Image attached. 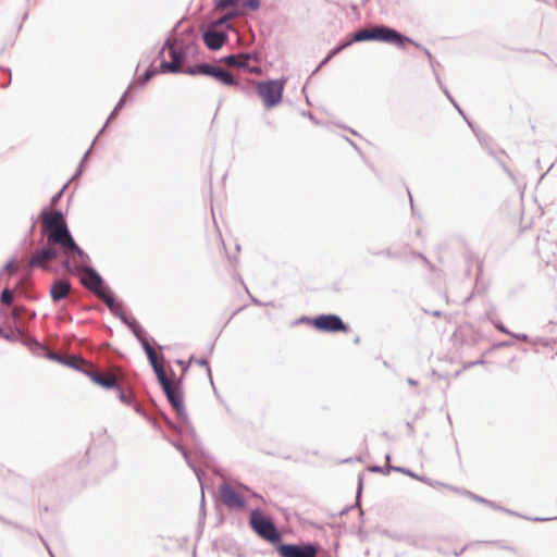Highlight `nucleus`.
I'll use <instances>...</instances> for the list:
<instances>
[{
  "label": "nucleus",
  "mask_w": 557,
  "mask_h": 557,
  "mask_svg": "<svg viewBox=\"0 0 557 557\" xmlns=\"http://www.w3.org/2000/svg\"><path fill=\"white\" fill-rule=\"evenodd\" d=\"M364 40H377L383 42L393 44L399 48H405L408 44H413V41L386 26H374L372 28H362L355 33L352 40L347 41L336 48L332 54H336L342 51L344 48L348 47L352 41H364Z\"/></svg>",
  "instance_id": "obj_2"
},
{
  "label": "nucleus",
  "mask_w": 557,
  "mask_h": 557,
  "mask_svg": "<svg viewBox=\"0 0 557 557\" xmlns=\"http://www.w3.org/2000/svg\"><path fill=\"white\" fill-rule=\"evenodd\" d=\"M284 90V82L273 79L257 84V91L264 107L271 109L281 103Z\"/></svg>",
  "instance_id": "obj_5"
},
{
  "label": "nucleus",
  "mask_w": 557,
  "mask_h": 557,
  "mask_svg": "<svg viewBox=\"0 0 557 557\" xmlns=\"http://www.w3.org/2000/svg\"><path fill=\"white\" fill-rule=\"evenodd\" d=\"M212 77H214L216 81H219L220 83H222L226 86H233V85L237 84L236 81L234 79L233 75L221 67H218L214 71Z\"/></svg>",
  "instance_id": "obj_17"
},
{
  "label": "nucleus",
  "mask_w": 557,
  "mask_h": 557,
  "mask_svg": "<svg viewBox=\"0 0 557 557\" xmlns=\"http://www.w3.org/2000/svg\"><path fill=\"white\" fill-rule=\"evenodd\" d=\"M152 368L157 374L158 381L161 384V386L169 387V384L172 383V381L168 379L163 364H154V367Z\"/></svg>",
  "instance_id": "obj_19"
},
{
  "label": "nucleus",
  "mask_w": 557,
  "mask_h": 557,
  "mask_svg": "<svg viewBox=\"0 0 557 557\" xmlns=\"http://www.w3.org/2000/svg\"><path fill=\"white\" fill-rule=\"evenodd\" d=\"M170 55L172 61L166 62L163 61L160 64V69L162 72H172L177 73L181 71V63H182V54L181 52L176 51L174 47H170Z\"/></svg>",
  "instance_id": "obj_15"
},
{
  "label": "nucleus",
  "mask_w": 557,
  "mask_h": 557,
  "mask_svg": "<svg viewBox=\"0 0 557 557\" xmlns=\"http://www.w3.org/2000/svg\"><path fill=\"white\" fill-rule=\"evenodd\" d=\"M89 376L95 384H98L104 388H120L119 375L114 372H90Z\"/></svg>",
  "instance_id": "obj_13"
},
{
  "label": "nucleus",
  "mask_w": 557,
  "mask_h": 557,
  "mask_svg": "<svg viewBox=\"0 0 557 557\" xmlns=\"http://www.w3.org/2000/svg\"><path fill=\"white\" fill-rule=\"evenodd\" d=\"M146 352L148 355L149 361H150L152 367H154V364L156 366L161 364V362H160V360L158 358V355H157L156 350L152 347L147 346L146 347Z\"/></svg>",
  "instance_id": "obj_20"
},
{
  "label": "nucleus",
  "mask_w": 557,
  "mask_h": 557,
  "mask_svg": "<svg viewBox=\"0 0 557 557\" xmlns=\"http://www.w3.org/2000/svg\"><path fill=\"white\" fill-rule=\"evenodd\" d=\"M310 324L320 332L325 333H337V332H348V326L343 322V320L335 314H321L313 318L310 321Z\"/></svg>",
  "instance_id": "obj_7"
},
{
  "label": "nucleus",
  "mask_w": 557,
  "mask_h": 557,
  "mask_svg": "<svg viewBox=\"0 0 557 557\" xmlns=\"http://www.w3.org/2000/svg\"><path fill=\"white\" fill-rule=\"evenodd\" d=\"M251 60L257 61V58L252 57L251 54L243 53L236 55H227L223 59V62L227 66L240 67L248 73L260 75L262 73V69L258 64H251Z\"/></svg>",
  "instance_id": "obj_9"
},
{
  "label": "nucleus",
  "mask_w": 557,
  "mask_h": 557,
  "mask_svg": "<svg viewBox=\"0 0 557 557\" xmlns=\"http://www.w3.org/2000/svg\"><path fill=\"white\" fill-rule=\"evenodd\" d=\"M250 525L259 536L271 543H276L281 540V535L272 520L260 510H253L251 512Z\"/></svg>",
  "instance_id": "obj_6"
},
{
  "label": "nucleus",
  "mask_w": 557,
  "mask_h": 557,
  "mask_svg": "<svg viewBox=\"0 0 557 557\" xmlns=\"http://www.w3.org/2000/svg\"><path fill=\"white\" fill-rule=\"evenodd\" d=\"M58 258V252L54 246L47 244V247L37 249L29 260V267H40L47 269L48 263Z\"/></svg>",
  "instance_id": "obj_12"
},
{
  "label": "nucleus",
  "mask_w": 557,
  "mask_h": 557,
  "mask_svg": "<svg viewBox=\"0 0 557 557\" xmlns=\"http://www.w3.org/2000/svg\"><path fill=\"white\" fill-rule=\"evenodd\" d=\"M71 292V284L67 281L60 280L52 284L50 295L53 301L66 298Z\"/></svg>",
  "instance_id": "obj_16"
},
{
  "label": "nucleus",
  "mask_w": 557,
  "mask_h": 557,
  "mask_svg": "<svg viewBox=\"0 0 557 557\" xmlns=\"http://www.w3.org/2000/svg\"><path fill=\"white\" fill-rule=\"evenodd\" d=\"M226 25L218 26L215 21L210 25L209 29L203 34V42L211 50H219L227 40L225 30Z\"/></svg>",
  "instance_id": "obj_8"
},
{
  "label": "nucleus",
  "mask_w": 557,
  "mask_h": 557,
  "mask_svg": "<svg viewBox=\"0 0 557 557\" xmlns=\"http://www.w3.org/2000/svg\"><path fill=\"white\" fill-rule=\"evenodd\" d=\"M41 230L47 235L48 245L60 247L65 258L64 268L70 269L72 263L75 268H79L88 261L87 253L73 239L64 216L60 211L45 213L42 215Z\"/></svg>",
  "instance_id": "obj_1"
},
{
  "label": "nucleus",
  "mask_w": 557,
  "mask_h": 557,
  "mask_svg": "<svg viewBox=\"0 0 557 557\" xmlns=\"http://www.w3.org/2000/svg\"><path fill=\"white\" fill-rule=\"evenodd\" d=\"M216 69H218V66H213L210 64H200L195 67H190V69L186 70L185 72L190 75L202 74V75L212 76Z\"/></svg>",
  "instance_id": "obj_18"
},
{
  "label": "nucleus",
  "mask_w": 557,
  "mask_h": 557,
  "mask_svg": "<svg viewBox=\"0 0 557 557\" xmlns=\"http://www.w3.org/2000/svg\"><path fill=\"white\" fill-rule=\"evenodd\" d=\"M13 297H14L13 292L7 288L1 293L0 299L3 305L10 306L13 301Z\"/></svg>",
  "instance_id": "obj_21"
},
{
  "label": "nucleus",
  "mask_w": 557,
  "mask_h": 557,
  "mask_svg": "<svg viewBox=\"0 0 557 557\" xmlns=\"http://www.w3.org/2000/svg\"><path fill=\"white\" fill-rule=\"evenodd\" d=\"M120 399H121L122 401H124V403H128V400H127V398H126L125 394H124L122 391H120Z\"/></svg>",
  "instance_id": "obj_25"
},
{
  "label": "nucleus",
  "mask_w": 557,
  "mask_h": 557,
  "mask_svg": "<svg viewBox=\"0 0 557 557\" xmlns=\"http://www.w3.org/2000/svg\"><path fill=\"white\" fill-rule=\"evenodd\" d=\"M281 557H317L318 548L312 545L282 544L277 548Z\"/></svg>",
  "instance_id": "obj_11"
},
{
  "label": "nucleus",
  "mask_w": 557,
  "mask_h": 557,
  "mask_svg": "<svg viewBox=\"0 0 557 557\" xmlns=\"http://www.w3.org/2000/svg\"><path fill=\"white\" fill-rule=\"evenodd\" d=\"M220 497L222 503L230 509H244L246 503L243 495L232 485L224 483L220 486Z\"/></svg>",
  "instance_id": "obj_10"
},
{
  "label": "nucleus",
  "mask_w": 557,
  "mask_h": 557,
  "mask_svg": "<svg viewBox=\"0 0 557 557\" xmlns=\"http://www.w3.org/2000/svg\"><path fill=\"white\" fill-rule=\"evenodd\" d=\"M171 405L177 410L181 411L184 408L183 397L180 388L172 382L169 384V387H162Z\"/></svg>",
  "instance_id": "obj_14"
},
{
  "label": "nucleus",
  "mask_w": 557,
  "mask_h": 557,
  "mask_svg": "<svg viewBox=\"0 0 557 557\" xmlns=\"http://www.w3.org/2000/svg\"><path fill=\"white\" fill-rule=\"evenodd\" d=\"M260 7L259 0H219L216 9L228 10V12L215 21V25L231 28L230 22L239 15L245 14L248 10L256 11Z\"/></svg>",
  "instance_id": "obj_3"
},
{
  "label": "nucleus",
  "mask_w": 557,
  "mask_h": 557,
  "mask_svg": "<svg viewBox=\"0 0 557 557\" xmlns=\"http://www.w3.org/2000/svg\"><path fill=\"white\" fill-rule=\"evenodd\" d=\"M89 260L82 267L75 268L73 263L71 264L69 271H78L81 273V282L82 284L94 292L100 299H102L109 307H111L114 302L113 297L103 288L102 278L100 275L92 269L87 267Z\"/></svg>",
  "instance_id": "obj_4"
},
{
  "label": "nucleus",
  "mask_w": 557,
  "mask_h": 557,
  "mask_svg": "<svg viewBox=\"0 0 557 557\" xmlns=\"http://www.w3.org/2000/svg\"><path fill=\"white\" fill-rule=\"evenodd\" d=\"M7 269H8L10 272H15L17 268H16V265H15V263H14V262H10V263H8V265H7Z\"/></svg>",
  "instance_id": "obj_23"
},
{
  "label": "nucleus",
  "mask_w": 557,
  "mask_h": 557,
  "mask_svg": "<svg viewBox=\"0 0 557 557\" xmlns=\"http://www.w3.org/2000/svg\"><path fill=\"white\" fill-rule=\"evenodd\" d=\"M398 471L411 476V478H414V479H419L417 475H414L413 473H411L410 471L408 470H403V469H397Z\"/></svg>",
  "instance_id": "obj_24"
},
{
  "label": "nucleus",
  "mask_w": 557,
  "mask_h": 557,
  "mask_svg": "<svg viewBox=\"0 0 557 557\" xmlns=\"http://www.w3.org/2000/svg\"><path fill=\"white\" fill-rule=\"evenodd\" d=\"M153 75L152 71H147L143 77L138 78V83L145 85Z\"/></svg>",
  "instance_id": "obj_22"
}]
</instances>
